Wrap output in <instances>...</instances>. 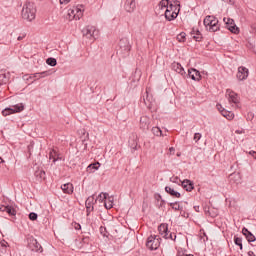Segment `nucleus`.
Instances as JSON below:
<instances>
[{"mask_svg": "<svg viewBox=\"0 0 256 256\" xmlns=\"http://www.w3.org/2000/svg\"><path fill=\"white\" fill-rule=\"evenodd\" d=\"M100 233H101V235H103V237H107V235H108L107 228H105L104 226H101Z\"/></svg>", "mask_w": 256, "mask_h": 256, "instance_id": "41", "label": "nucleus"}, {"mask_svg": "<svg viewBox=\"0 0 256 256\" xmlns=\"http://www.w3.org/2000/svg\"><path fill=\"white\" fill-rule=\"evenodd\" d=\"M170 181L172 183H179V178L178 177L170 178Z\"/></svg>", "mask_w": 256, "mask_h": 256, "instance_id": "52", "label": "nucleus"}, {"mask_svg": "<svg viewBox=\"0 0 256 256\" xmlns=\"http://www.w3.org/2000/svg\"><path fill=\"white\" fill-rule=\"evenodd\" d=\"M152 133L156 137H161V135H163V131H161V128H159V127H153L152 128Z\"/></svg>", "mask_w": 256, "mask_h": 256, "instance_id": "32", "label": "nucleus"}, {"mask_svg": "<svg viewBox=\"0 0 256 256\" xmlns=\"http://www.w3.org/2000/svg\"><path fill=\"white\" fill-rule=\"evenodd\" d=\"M0 82L7 83V76L3 73H0Z\"/></svg>", "mask_w": 256, "mask_h": 256, "instance_id": "45", "label": "nucleus"}, {"mask_svg": "<svg viewBox=\"0 0 256 256\" xmlns=\"http://www.w3.org/2000/svg\"><path fill=\"white\" fill-rule=\"evenodd\" d=\"M82 33L87 39H97L99 37V30L95 26H87L82 30Z\"/></svg>", "mask_w": 256, "mask_h": 256, "instance_id": "7", "label": "nucleus"}, {"mask_svg": "<svg viewBox=\"0 0 256 256\" xmlns=\"http://www.w3.org/2000/svg\"><path fill=\"white\" fill-rule=\"evenodd\" d=\"M151 123V120L147 116H142L140 118V129H143V131H147L149 129V125Z\"/></svg>", "mask_w": 256, "mask_h": 256, "instance_id": "15", "label": "nucleus"}, {"mask_svg": "<svg viewBox=\"0 0 256 256\" xmlns=\"http://www.w3.org/2000/svg\"><path fill=\"white\" fill-rule=\"evenodd\" d=\"M255 153H256L255 151H250L249 152V154L252 155V157H254Z\"/></svg>", "mask_w": 256, "mask_h": 256, "instance_id": "60", "label": "nucleus"}, {"mask_svg": "<svg viewBox=\"0 0 256 256\" xmlns=\"http://www.w3.org/2000/svg\"><path fill=\"white\" fill-rule=\"evenodd\" d=\"M164 239H171L172 241H175L177 239V235L170 232L168 236L164 237Z\"/></svg>", "mask_w": 256, "mask_h": 256, "instance_id": "42", "label": "nucleus"}, {"mask_svg": "<svg viewBox=\"0 0 256 256\" xmlns=\"http://www.w3.org/2000/svg\"><path fill=\"white\" fill-rule=\"evenodd\" d=\"M61 190L63 193H66V195H72L74 187L71 183H66L61 185Z\"/></svg>", "mask_w": 256, "mask_h": 256, "instance_id": "19", "label": "nucleus"}, {"mask_svg": "<svg viewBox=\"0 0 256 256\" xmlns=\"http://www.w3.org/2000/svg\"><path fill=\"white\" fill-rule=\"evenodd\" d=\"M161 245V237L159 235H151L147 238L146 247L150 251H157Z\"/></svg>", "mask_w": 256, "mask_h": 256, "instance_id": "3", "label": "nucleus"}, {"mask_svg": "<svg viewBox=\"0 0 256 256\" xmlns=\"http://www.w3.org/2000/svg\"><path fill=\"white\" fill-rule=\"evenodd\" d=\"M37 15V6L33 2H26L22 8V19L25 21H34Z\"/></svg>", "mask_w": 256, "mask_h": 256, "instance_id": "1", "label": "nucleus"}, {"mask_svg": "<svg viewBox=\"0 0 256 256\" xmlns=\"http://www.w3.org/2000/svg\"><path fill=\"white\" fill-rule=\"evenodd\" d=\"M192 35H199V34H201V32L199 31V29H195V28H193L192 29Z\"/></svg>", "mask_w": 256, "mask_h": 256, "instance_id": "48", "label": "nucleus"}, {"mask_svg": "<svg viewBox=\"0 0 256 256\" xmlns=\"http://www.w3.org/2000/svg\"><path fill=\"white\" fill-rule=\"evenodd\" d=\"M204 27L206 31H209V33H216V31H219L221 29V24H219V19H217L213 15H208L203 20Z\"/></svg>", "mask_w": 256, "mask_h": 256, "instance_id": "2", "label": "nucleus"}, {"mask_svg": "<svg viewBox=\"0 0 256 256\" xmlns=\"http://www.w3.org/2000/svg\"><path fill=\"white\" fill-rule=\"evenodd\" d=\"M151 100L152 98L149 97V92L146 91V98H144V103L145 105H147L149 108H151V104H148V103H151ZM148 102V103H147Z\"/></svg>", "mask_w": 256, "mask_h": 256, "instance_id": "36", "label": "nucleus"}, {"mask_svg": "<svg viewBox=\"0 0 256 256\" xmlns=\"http://www.w3.org/2000/svg\"><path fill=\"white\" fill-rule=\"evenodd\" d=\"M194 210L199 213V206H194Z\"/></svg>", "mask_w": 256, "mask_h": 256, "instance_id": "59", "label": "nucleus"}, {"mask_svg": "<svg viewBox=\"0 0 256 256\" xmlns=\"http://www.w3.org/2000/svg\"><path fill=\"white\" fill-rule=\"evenodd\" d=\"M47 65H50V67H55L57 65V59L55 58H48L46 60Z\"/></svg>", "mask_w": 256, "mask_h": 256, "instance_id": "33", "label": "nucleus"}, {"mask_svg": "<svg viewBox=\"0 0 256 256\" xmlns=\"http://www.w3.org/2000/svg\"><path fill=\"white\" fill-rule=\"evenodd\" d=\"M245 237H246L248 243H255V241H256L255 235H253V233H251V232L248 233V235Z\"/></svg>", "mask_w": 256, "mask_h": 256, "instance_id": "34", "label": "nucleus"}, {"mask_svg": "<svg viewBox=\"0 0 256 256\" xmlns=\"http://www.w3.org/2000/svg\"><path fill=\"white\" fill-rule=\"evenodd\" d=\"M72 227H74V229L76 231H81V224L77 223V222H73L72 223Z\"/></svg>", "mask_w": 256, "mask_h": 256, "instance_id": "44", "label": "nucleus"}, {"mask_svg": "<svg viewBox=\"0 0 256 256\" xmlns=\"http://www.w3.org/2000/svg\"><path fill=\"white\" fill-rule=\"evenodd\" d=\"M172 68L176 71V73H179V75H185V68L180 63L174 62L172 64Z\"/></svg>", "mask_w": 256, "mask_h": 256, "instance_id": "22", "label": "nucleus"}, {"mask_svg": "<svg viewBox=\"0 0 256 256\" xmlns=\"http://www.w3.org/2000/svg\"><path fill=\"white\" fill-rule=\"evenodd\" d=\"M28 249H30V251H34L35 253H43V247L41 244H39L37 239L33 237L28 239Z\"/></svg>", "mask_w": 256, "mask_h": 256, "instance_id": "9", "label": "nucleus"}, {"mask_svg": "<svg viewBox=\"0 0 256 256\" xmlns=\"http://www.w3.org/2000/svg\"><path fill=\"white\" fill-rule=\"evenodd\" d=\"M169 205L173 211H183V206L179 202H170Z\"/></svg>", "mask_w": 256, "mask_h": 256, "instance_id": "28", "label": "nucleus"}, {"mask_svg": "<svg viewBox=\"0 0 256 256\" xmlns=\"http://www.w3.org/2000/svg\"><path fill=\"white\" fill-rule=\"evenodd\" d=\"M99 167H101V164L99 162L92 163L88 165V167L86 168V171L87 173H95V171H97Z\"/></svg>", "mask_w": 256, "mask_h": 256, "instance_id": "24", "label": "nucleus"}, {"mask_svg": "<svg viewBox=\"0 0 256 256\" xmlns=\"http://www.w3.org/2000/svg\"><path fill=\"white\" fill-rule=\"evenodd\" d=\"M85 12V6L78 5L75 6L73 9L68 10V15L73 17L76 21H79L81 17H83V13Z\"/></svg>", "mask_w": 256, "mask_h": 256, "instance_id": "5", "label": "nucleus"}, {"mask_svg": "<svg viewBox=\"0 0 256 256\" xmlns=\"http://www.w3.org/2000/svg\"><path fill=\"white\" fill-rule=\"evenodd\" d=\"M107 197H109L108 193H100L98 197L96 198V201H99V203H103V201L107 200Z\"/></svg>", "mask_w": 256, "mask_h": 256, "instance_id": "30", "label": "nucleus"}, {"mask_svg": "<svg viewBox=\"0 0 256 256\" xmlns=\"http://www.w3.org/2000/svg\"><path fill=\"white\" fill-rule=\"evenodd\" d=\"M161 199H163V198H161V194L156 195V201H157V203H159V201H161Z\"/></svg>", "mask_w": 256, "mask_h": 256, "instance_id": "55", "label": "nucleus"}, {"mask_svg": "<svg viewBox=\"0 0 256 256\" xmlns=\"http://www.w3.org/2000/svg\"><path fill=\"white\" fill-rule=\"evenodd\" d=\"M104 207L106 209H113V200H108L104 202Z\"/></svg>", "mask_w": 256, "mask_h": 256, "instance_id": "37", "label": "nucleus"}, {"mask_svg": "<svg viewBox=\"0 0 256 256\" xmlns=\"http://www.w3.org/2000/svg\"><path fill=\"white\" fill-rule=\"evenodd\" d=\"M25 109V105L23 103L16 104L9 108H6L2 111V115L7 117L8 115H13V113H21Z\"/></svg>", "mask_w": 256, "mask_h": 256, "instance_id": "6", "label": "nucleus"}, {"mask_svg": "<svg viewBox=\"0 0 256 256\" xmlns=\"http://www.w3.org/2000/svg\"><path fill=\"white\" fill-rule=\"evenodd\" d=\"M193 38L195 39V41H201V39H203V36L201 34H194Z\"/></svg>", "mask_w": 256, "mask_h": 256, "instance_id": "46", "label": "nucleus"}, {"mask_svg": "<svg viewBox=\"0 0 256 256\" xmlns=\"http://www.w3.org/2000/svg\"><path fill=\"white\" fill-rule=\"evenodd\" d=\"M188 76L192 81H199L201 79V72L195 68H191L188 70Z\"/></svg>", "mask_w": 256, "mask_h": 256, "instance_id": "14", "label": "nucleus"}, {"mask_svg": "<svg viewBox=\"0 0 256 256\" xmlns=\"http://www.w3.org/2000/svg\"><path fill=\"white\" fill-rule=\"evenodd\" d=\"M158 231H159L160 235L164 238V237H167V231H169V228H168L167 224H161L158 227Z\"/></svg>", "mask_w": 256, "mask_h": 256, "instance_id": "27", "label": "nucleus"}, {"mask_svg": "<svg viewBox=\"0 0 256 256\" xmlns=\"http://www.w3.org/2000/svg\"><path fill=\"white\" fill-rule=\"evenodd\" d=\"M96 202H97V200H95L94 196H89L86 199L85 205H86L87 215H89V213H91V211H93V209H95L94 205Z\"/></svg>", "mask_w": 256, "mask_h": 256, "instance_id": "12", "label": "nucleus"}, {"mask_svg": "<svg viewBox=\"0 0 256 256\" xmlns=\"http://www.w3.org/2000/svg\"><path fill=\"white\" fill-rule=\"evenodd\" d=\"M49 159L52 160L53 163H57V161H61V156H59L57 150L52 149L49 152Z\"/></svg>", "mask_w": 256, "mask_h": 256, "instance_id": "18", "label": "nucleus"}, {"mask_svg": "<svg viewBox=\"0 0 256 256\" xmlns=\"http://www.w3.org/2000/svg\"><path fill=\"white\" fill-rule=\"evenodd\" d=\"M169 151H170V155H171V154H174V153H175V148H174V147H170V148H169Z\"/></svg>", "mask_w": 256, "mask_h": 256, "instance_id": "56", "label": "nucleus"}, {"mask_svg": "<svg viewBox=\"0 0 256 256\" xmlns=\"http://www.w3.org/2000/svg\"><path fill=\"white\" fill-rule=\"evenodd\" d=\"M182 187L183 189H185V191L190 192L192 189H194V184L191 180L186 179L182 181Z\"/></svg>", "mask_w": 256, "mask_h": 256, "instance_id": "21", "label": "nucleus"}, {"mask_svg": "<svg viewBox=\"0 0 256 256\" xmlns=\"http://www.w3.org/2000/svg\"><path fill=\"white\" fill-rule=\"evenodd\" d=\"M0 211H2V213H8L10 216L17 215V211L12 206L0 205Z\"/></svg>", "mask_w": 256, "mask_h": 256, "instance_id": "16", "label": "nucleus"}, {"mask_svg": "<svg viewBox=\"0 0 256 256\" xmlns=\"http://www.w3.org/2000/svg\"><path fill=\"white\" fill-rule=\"evenodd\" d=\"M0 163H5V160H3V158L0 157Z\"/></svg>", "mask_w": 256, "mask_h": 256, "instance_id": "61", "label": "nucleus"}, {"mask_svg": "<svg viewBox=\"0 0 256 256\" xmlns=\"http://www.w3.org/2000/svg\"><path fill=\"white\" fill-rule=\"evenodd\" d=\"M202 137H203V135H201V133H195L193 139H194L195 143H199V141H201Z\"/></svg>", "mask_w": 256, "mask_h": 256, "instance_id": "39", "label": "nucleus"}, {"mask_svg": "<svg viewBox=\"0 0 256 256\" xmlns=\"http://www.w3.org/2000/svg\"><path fill=\"white\" fill-rule=\"evenodd\" d=\"M238 81H245V79H247V77H249V69H247L244 66H240L238 67V72L236 75Z\"/></svg>", "mask_w": 256, "mask_h": 256, "instance_id": "11", "label": "nucleus"}, {"mask_svg": "<svg viewBox=\"0 0 256 256\" xmlns=\"http://www.w3.org/2000/svg\"><path fill=\"white\" fill-rule=\"evenodd\" d=\"M166 21H175L177 18V13H173L171 10L167 9L164 13Z\"/></svg>", "mask_w": 256, "mask_h": 256, "instance_id": "20", "label": "nucleus"}, {"mask_svg": "<svg viewBox=\"0 0 256 256\" xmlns=\"http://www.w3.org/2000/svg\"><path fill=\"white\" fill-rule=\"evenodd\" d=\"M18 41H23V39H25V36H18Z\"/></svg>", "mask_w": 256, "mask_h": 256, "instance_id": "58", "label": "nucleus"}, {"mask_svg": "<svg viewBox=\"0 0 256 256\" xmlns=\"http://www.w3.org/2000/svg\"><path fill=\"white\" fill-rule=\"evenodd\" d=\"M169 233H171V232H169V230L167 231V237H169Z\"/></svg>", "mask_w": 256, "mask_h": 256, "instance_id": "62", "label": "nucleus"}, {"mask_svg": "<svg viewBox=\"0 0 256 256\" xmlns=\"http://www.w3.org/2000/svg\"><path fill=\"white\" fill-rule=\"evenodd\" d=\"M1 247H7V241L3 240L0 242Z\"/></svg>", "mask_w": 256, "mask_h": 256, "instance_id": "54", "label": "nucleus"}, {"mask_svg": "<svg viewBox=\"0 0 256 256\" xmlns=\"http://www.w3.org/2000/svg\"><path fill=\"white\" fill-rule=\"evenodd\" d=\"M135 0H126L124 9L127 11V13H133L135 11Z\"/></svg>", "mask_w": 256, "mask_h": 256, "instance_id": "17", "label": "nucleus"}, {"mask_svg": "<svg viewBox=\"0 0 256 256\" xmlns=\"http://www.w3.org/2000/svg\"><path fill=\"white\" fill-rule=\"evenodd\" d=\"M222 116L225 117L228 121H233L235 119V114L232 111L223 109Z\"/></svg>", "mask_w": 256, "mask_h": 256, "instance_id": "25", "label": "nucleus"}, {"mask_svg": "<svg viewBox=\"0 0 256 256\" xmlns=\"http://www.w3.org/2000/svg\"><path fill=\"white\" fill-rule=\"evenodd\" d=\"M159 209L165 207V200L161 199L160 203L158 204Z\"/></svg>", "mask_w": 256, "mask_h": 256, "instance_id": "49", "label": "nucleus"}, {"mask_svg": "<svg viewBox=\"0 0 256 256\" xmlns=\"http://www.w3.org/2000/svg\"><path fill=\"white\" fill-rule=\"evenodd\" d=\"M34 176L36 177L37 181L41 182L44 181L46 174L44 170H36Z\"/></svg>", "mask_w": 256, "mask_h": 256, "instance_id": "26", "label": "nucleus"}, {"mask_svg": "<svg viewBox=\"0 0 256 256\" xmlns=\"http://www.w3.org/2000/svg\"><path fill=\"white\" fill-rule=\"evenodd\" d=\"M168 11H171L172 13H176V17H179L181 8H176V6H173V4H168Z\"/></svg>", "mask_w": 256, "mask_h": 256, "instance_id": "29", "label": "nucleus"}, {"mask_svg": "<svg viewBox=\"0 0 256 256\" xmlns=\"http://www.w3.org/2000/svg\"><path fill=\"white\" fill-rule=\"evenodd\" d=\"M71 0H60V5H67Z\"/></svg>", "mask_w": 256, "mask_h": 256, "instance_id": "53", "label": "nucleus"}, {"mask_svg": "<svg viewBox=\"0 0 256 256\" xmlns=\"http://www.w3.org/2000/svg\"><path fill=\"white\" fill-rule=\"evenodd\" d=\"M223 21L228 31H230L231 33H234V35H239L240 30H239V27H237V24H235V20L231 18H223Z\"/></svg>", "mask_w": 256, "mask_h": 256, "instance_id": "8", "label": "nucleus"}, {"mask_svg": "<svg viewBox=\"0 0 256 256\" xmlns=\"http://www.w3.org/2000/svg\"><path fill=\"white\" fill-rule=\"evenodd\" d=\"M49 71H43V72H39V79H43V77H48Z\"/></svg>", "mask_w": 256, "mask_h": 256, "instance_id": "43", "label": "nucleus"}, {"mask_svg": "<svg viewBox=\"0 0 256 256\" xmlns=\"http://www.w3.org/2000/svg\"><path fill=\"white\" fill-rule=\"evenodd\" d=\"M185 37H186L185 32H181L180 34L177 35V40H178L180 43H184Z\"/></svg>", "mask_w": 256, "mask_h": 256, "instance_id": "35", "label": "nucleus"}, {"mask_svg": "<svg viewBox=\"0 0 256 256\" xmlns=\"http://www.w3.org/2000/svg\"><path fill=\"white\" fill-rule=\"evenodd\" d=\"M249 233H251V231H249V229H247V228H245V227L242 229V234H243L245 237L248 236Z\"/></svg>", "mask_w": 256, "mask_h": 256, "instance_id": "47", "label": "nucleus"}, {"mask_svg": "<svg viewBox=\"0 0 256 256\" xmlns=\"http://www.w3.org/2000/svg\"><path fill=\"white\" fill-rule=\"evenodd\" d=\"M226 96L228 97V101L232 107H237V105H239V95H237V93L228 89L226 90Z\"/></svg>", "mask_w": 256, "mask_h": 256, "instance_id": "10", "label": "nucleus"}, {"mask_svg": "<svg viewBox=\"0 0 256 256\" xmlns=\"http://www.w3.org/2000/svg\"><path fill=\"white\" fill-rule=\"evenodd\" d=\"M248 256H256V255H255V252L249 251V252H248Z\"/></svg>", "mask_w": 256, "mask_h": 256, "instance_id": "57", "label": "nucleus"}, {"mask_svg": "<svg viewBox=\"0 0 256 256\" xmlns=\"http://www.w3.org/2000/svg\"><path fill=\"white\" fill-rule=\"evenodd\" d=\"M216 107H217L218 111L222 114V111L225 108H223V106L221 104H217Z\"/></svg>", "mask_w": 256, "mask_h": 256, "instance_id": "51", "label": "nucleus"}, {"mask_svg": "<svg viewBox=\"0 0 256 256\" xmlns=\"http://www.w3.org/2000/svg\"><path fill=\"white\" fill-rule=\"evenodd\" d=\"M170 5H173V7H176L178 9H181V2H179V0H172L170 2Z\"/></svg>", "mask_w": 256, "mask_h": 256, "instance_id": "38", "label": "nucleus"}, {"mask_svg": "<svg viewBox=\"0 0 256 256\" xmlns=\"http://www.w3.org/2000/svg\"><path fill=\"white\" fill-rule=\"evenodd\" d=\"M39 73H34L32 76H30V79H39Z\"/></svg>", "mask_w": 256, "mask_h": 256, "instance_id": "50", "label": "nucleus"}, {"mask_svg": "<svg viewBox=\"0 0 256 256\" xmlns=\"http://www.w3.org/2000/svg\"><path fill=\"white\" fill-rule=\"evenodd\" d=\"M165 191H166V193H168V195H171V197H176L177 199H179L181 197V193L175 191V189H173L169 186L165 187Z\"/></svg>", "mask_w": 256, "mask_h": 256, "instance_id": "23", "label": "nucleus"}, {"mask_svg": "<svg viewBox=\"0 0 256 256\" xmlns=\"http://www.w3.org/2000/svg\"><path fill=\"white\" fill-rule=\"evenodd\" d=\"M234 243H235V245H237L238 247H240V250H241V251H243V238H240V237L235 236V237H234Z\"/></svg>", "mask_w": 256, "mask_h": 256, "instance_id": "31", "label": "nucleus"}, {"mask_svg": "<svg viewBox=\"0 0 256 256\" xmlns=\"http://www.w3.org/2000/svg\"><path fill=\"white\" fill-rule=\"evenodd\" d=\"M169 8V0H161L158 5L156 6V11L158 15H161V11L165 13Z\"/></svg>", "mask_w": 256, "mask_h": 256, "instance_id": "13", "label": "nucleus"}, {"mask_svg": "<svg viewBox=\"0 0 256 256\" xmlns=\"http://www.w3.org/2000/svg\"><path fill=\"white\" fill-rule=\"evenodd\" d=\"M37 217H38V215H37V213H35V212H31V213L29 214V219H30V221H37Z\"/></svg>", "mask_w": 256, "mask_h": 256, "instance_id": "40", "label": "nucleus"}, {"mask_svg": "<svg viewBox=\"0 0 256 256\" xmlns=\"http://www.w3.org/2000/svg\"><path fill=\"white\" fill-rule=\"evenodd\" d=\"M119 55L122 57H129V53L131 52V43H129V39L122 38L119 42Z\"/></svg>", "mask_w": 256, "mask_h": 256, "instance_id": "4", "label": "nucleus"}]
</instances>
